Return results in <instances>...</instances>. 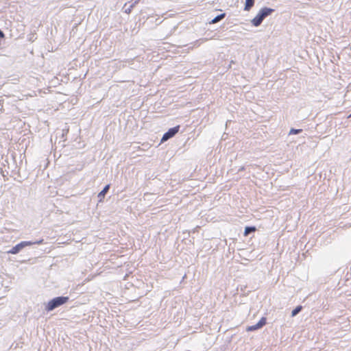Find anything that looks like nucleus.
Listing matches in <instances>:
<instances>
[{
    "label": "nucleus",
    "mask_w": 351,
    "mask_h": 351,
    "mask_svg": "<svg viewBox=\"0 0 351 351\" xmlns=\"http://www.w3.org/2000/svg\"><path fill=\"white\" fill-rule=\"evenodd\" d=\"M275 10L272 8L264 7L261 8L256 16L251 21L252 24L254 27H258L262 23L263 21L271 15Z\"/></svg>",
    "instance_id": "nucleus-1"
},
{
    "label": "nucleus",
    "mask_w": 351,
    "mask_h": 351,
    "mask_svg": "<svg viewBox=\"0 0 351 351\" xmlns=\"http://www.w3.org/2000/svg\"><path fill=\"white\" fill-rule=\"evenodd\" d=\"M69 297L66 296H59L53 298L45 306V310L47 311H51L54 310L55 308L62 306V304L66 303L69 301Z\"/></svg>",
    "instance_id": "nucleus-2"
},
{
    "label": "nucleus",
    "mask_w": 351,
    "mask_h": 351,
    "mask_svg": "<svg viewBox=\"0 0 351 351\" xmlns=\"http://www.w3.org/2000/svg\"><path fill=\"white\" fill-rule=\"evenodd\" d=\"M180 125H177L176 127L171 128L169 129V130L165 132L161 139V142H165L169 138L173 137L179 131Z\"/></svg>",
    "instance_id": "nucleus-3"
},
{
    "label": "nucleus",
    "mask_w": 351,
    "mask_h": 351,
    "mask_svg": "<svg viewBox=\"0 0 351 351\" xmlns=\"http://www.w3.org/2000/svg\"><path fill=\"white\" fill-rule=\"evenodd\" d=\"M266 324V318L262 317L257 324L248 326L247 328V331H254L256 330H258L259 328H261L263 326H264Z\"/></svg>",
    "instance_id": "nucleus-4"
},
{
    "label": "nucleus",
    "mask_w": 351,
    "mask_h": 351,
    "mask_svg": "<svg viewBox=\"0 0 351 351\" xmlns=\"http://www.w3.org/2000/svg\"><path fill=\"white\" fill-rule=\"evenodd\" d=\"M109 189H110V185L107 184L106 186H104L103 190L101 192L99 193L97 196H98V198H99L100 200H101L103 198H104L105 195L108 193Z\"/></svg>",
    "instance_id": "nucleus-5"
},
{
    "label": "nucleus",
    "mask_w": 351,
    "mask_h": 351,
    "mask_svg": "<svg viewBox=\"0 0 351 351\" xmlns=\"http://www.w3.org/2000/svg\"><path fill=\"white\" fill-rule=\"evenodd\" d=\"M254 0H245L244 10L249 11L254 5Z\"/></svg>",
    "instance_id": "nucleus-6"
},
{
    "label": "nucleus",
    "mask_w": 351,
    "mask_h": 351,
    "mask_svg": "<svg viewBox=\"0 0 351 351\" xmlns=\"http://www.w3.org/2000/svg\"><path fill=\"white\" fill-rule=\"evenodd\" d=\"M21 248H22V243H19L15 247H12L10 250L8 251V253H9V254H16L19 252H20Z\"/></svg>",
    "instance_id": "nucleus-7"
},
{
    "label": "nucleus",
    "mask_w": 351,
    "mask_h": 351,
    "mask_svg": "<svg viewBox=\"0 0 351 351\" xmlns=\"http://www.w3.org/2000/svg\"><path fill=\"white\" fill-rule=\"evenodd\" d=\"M226 16L225 13L221 14L215 16L210 22V23H216L223 19Z\"/></svg>",
    "instance_id": "nucleus-8"
},
{
    "label": "nucleus",
    "mask_w": 351,
    "mask_h": 351,
    "mask_svg": "<svg viewBox=\"0 0 351 351\" xmlns=\"http://www.w3.org/2000/svg\"><path fill=\"white\" fill-rule=\"evenodd\" d=\"M43 241V239H40V240H38V241H35L34 242H29V241H23V247L27 246V245H30L32 244H40V243H42Z\"/></svg>",
    "instance_id": "nucleus-9"
},
{
    "label": "nucleus",
    "mask_w": 351,
    "mask_h": 351,
    "mask_svg": "<svg viewBox=\"0 0 351 351\" xmlns=\"http://www.w3.org/2000/svg\"><path fill=\"white\" fill-rule=\"evenodd\" d=\"M302 309V306H296L291 312V316L294 317L297 315Z\"/></svg>",
    "instance_id": "nucleus-10"
},
{
    "label": "nucleus",
    "mask_w": 351,
    "mask_h": 351,
    "mask_svg": "<svg viewBox=\"0 0 351 351\" xmlns=\"http://www.w3.org/2000/svg\"><path fill=\"white\" fill-rule=\"evenodd\" d=\"M255 230H256V228L254 227V226L246 227L245 229V234L247 235L250 232H255Z\"/></svg>",
    "instance_id": "nucleus-11"
},
{
    "label": "nucleus",
    "mask_w": 351,
    "mask_h": 351,
    "mask_svg": "<svg viewBox=\"0 0 351 351\" xmlns=\"http://www.w3.org/2000/svg\"><path fill=\"white\" fill-rule=\"evenodd\" d=\"M127 4H128V3H125L124 6H123V9H125L124 10V12L126 13V14H130L132 10V9H133L132 8V5H129L128 8H126Z\"/></svg>",
    "instance_id": "nucleus-12"
},
{
    "label": "nucleus",
    "mask_w": 351,
    "mask_h": 351,
    "mask_svg": "<svg viewBox=\"0 0 351 351\" xmlns=\"http://www.w3.org/2000/svg\"><path fill=\"white\" fill-rule=\"evenodd\" d=\"M302 131V129H294V128H291L289 131V134H300L301 133Z\"/></svg>",
    "instance_id": "nucleus-13"
},
{
    "label": "nucleus",
    "mask_w": 351,
    "mask_h": 351,
    "mask_svg": "<svg viewBox=\"0 0 351 351\" xmlns=\"http://www.w3.org/2000/svg\"><path fill=\"white\" fill-rule=\"evenodd\" d=\"M29 41L33 42L35 39H36V34H32L28 38Z\"/></svg>",
    "instance_id": "nucleus-14"
},
{
    "label": "nucleus",
    "mask_w": 351,
    "mask_h": 351,
    "mask_svg": "<svg viewBox=\"0 0 351 351\" xmlns=\"http://www.w3.org/2000/svg\"><path fill=\"white\" fill-rule=\"evenodd\" d=\"M5 37V35L3 34V32L0 30V38H3Z\"/></svg>",
    "instance_id": "nucleus-15"
},
{
    "label": "nucleus",
    "mask_w": 351,
    "mask_h": 351,
    "mask_svg": "<svg viewBox=\"0 0 351 351\" xmlns=\"http://www.w3.org/2000/svg\"><path fill=\"white\" fill-rule=\"evenodd\" d=\"M346 228H351V223H348L345 225Z\"/></svg>",
    "instance_id": "nucleus-16"
},
{
    "label": "nucleus",
    "mask_w": 351,
    "mask_h": 351,
    "mask_svg": "<svg viewBox=\"0 0 351 351\" xmlns=\"http://www.w3.org/2000/svg\"><path fill=\"white\" fill-rule=\"evenodd\" d=\"M136 4L137 3H136L134 1H132L130 5H132V8H133Z\"/></svg>",
    "instance_id": "nucleus-17"
},
{
    "label": "nucleus",
    "mask_w": 351,
    "mask_h": 351,
    "mask_svg": "<svg viewBox=\"0 0 351 351\" xmlns=\"http://www.w3.org/2000/svg\"><path fill=\"white\" fill-rule=\"evenodd\" d=\"M245 169V167H241L239 169V171H243Z\"/></svg>",
    "instance_id": "nucleus-18"
},
{
    "label": "nucleus",
    "mask_w": 351,
    "mask_h": 351,
    "mask_svg": "<svg viewBox=\"0 0 351 351\" xmlns=\"http://www.w3.org/2000/svg\"><path fill=\"white\" fill-rule=\"evenodd\" d=\"M140 0H132V1H134L136 3H138Z\"/></svg>",
    "instance_id": "nucleus-19"
}]
</instances>
